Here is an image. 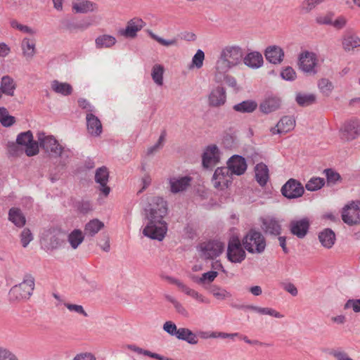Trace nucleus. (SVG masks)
<instances>
[{
	"mask_svg": "<svg viewBox=\"0 0 360 360\" xmlns=\"http://www.w3.org/2000/svg\"><path fill=\"white\" fill-rule=\"evenodd\" d=\"M148 208L145 210L148 223L143 234L153 240L162 241L167 231V224L163 219L167 214V202L161 197L153 198Z\"/></svg>",
	"mask_w": 360,
	"mask_h": 360,
	"instance_id": "f257e3e1",
	"label": "nucleus"
},
{
	"mask_svg": "<svg viewBox=\"0 0 360 360\" xmlns=\"http://www.w3.org/2000/svg\"><path fill=\"white\" fill-rule=\"evenodd\" d=\"M243 51L238 46H227L222 49L216 63V69L219 72H226L230 69L241 63Z\"/></svg>",
	"mask_w": 360,
	"mask_h": 360,
	"instance_id": "f03ea898",
	"label": "nucleus"
},
{
	"mask_svg": "<svg viewBox=\"0 0 360 360\" xmlns=\"http://www.w3.org/2000/svg\"><path fill=\"white\" fill-rule=\"evenodd\" d=\"M35 286L34 278L31 274H25L22 281L13 286L8 292V300L11 302H22L30 299Z\"/></svg>",
	"mask_w": 360,
	"mask_h": 360,
	"instance_id": "7ed1b4c3",
	"label": "nucleus"
},
{
	"mask_svg": "<svg viewBox=\"0 0 360 360\" xmlns=\"http://www.w3.org/2000/svg\"><path fill=\"white\" fill-rule=\"evenodd\" d=\"M244 248L252 254H261L266 248V240L259 231L251 229L242 240Z\"/></svg>",
	"mask_w": 360,
	"mask_h": 360,
	"instance_id": "20e7f679",
	"label": "nucleus"
},
{
	"mask_svg": "<svg viewBox=\"0 0 360 360\" xmlns=\"http://www.w3.org/2000/svg\"><path fill=\"white\" fill-rule=\"evenodd\" d=\"M65 233L58 229H50L43 233L41 243L46 250L53 251L63 246L65 243Z\"/></svg>",
	"mask_w": 360,
	"mask_h": 360,
	"instance_id": "39448f33",
	"label": "nucleus"
},
{
	"mask_svg": "<svg viewBox=\"0 0 360 360\" xmlns=\"http://www.w3.org/2000/svg\"><path fill=\"white\" fill-rule=\"evenodd\" d=\"M242 241L238 238H232L228 245V259L234 263H240L245 258L246 254L243 248Z\"/></svg>",
	"mask_w": 360,
	"mask_h": 360,
	"instance_id": "423d86ee",
	"label": "nucleus"
},
{
	"mask_svg": "<svg viewBox=\"0 0 360 360\" xmlns=\"http://www.w3.org/2000/svg\"><path fill=\"white\" fill-rule=\"evenodd\" d=\"M38 141L40 147L52 157L58 158L61 153V145L53 136H46L44 133H39Z\"/></svg>",
	"mask_w": 360,
	"mask_h": 360,
	"instance_id": "0eeeda50",
	"label": "nucleus"
},
{
	"mask_svg": "<svg viewBox=\"0 0 360 360\" xmlns=\"http://www.w3.org/2000/svg\"><path fill=\"white\" fill-rule=\"evenodd\" d=\"M16 142L20 146H25V152L29 157L37 155L39 153V143L33 140L31 131H27L19 134Z\"/></svg>",
	"mask_w": 360,
	"mask_h": 360,
	"instance_id": "6e6552de",
	"label": "nucleus"
},
{
	"mask_svg": "<svg viewBox=\"0 0 360 360\" xmlns=\"http://www.w3.org/2000/svg\"><path fill=\"white\" fill-rule=\"evenodd\" d=\"M282 195L288 199L301 197L304 189L302 184L295 179H290L281 188Z\"/></svg>",
	"mask_w": 360,
	"mask_h": 360,
	"instance_id": "1a4fd4ad",
	"label": "nucleus"
},
{
	"mask_svg": "<svg viewBox=\"0 0 360 360\" xmlns=\"http://www.w3.org/2000/svg\"><path fill=\"white\" fill-rule=\"evenodd\" d=\"M231 174L227 167H217L212 176V184L214 188L224 189L231 182Z\"/></svg>",
	"mask_w": 360,
	"mask_h": 360,
	"instance_id": "9d476101",
	"label": "nucleus"
},
{
	"mask_svg": "<svg viewBox=\"0 0 360 360\" xmlns=\"http://www.w3.org/2000/svg\"><path fill=\"white\" fill-rule=\"evenodd\" d=\"M224 244L218 240H210L201 245L202 256L206 259H213L224 250Z\"/></svg>",
	"mask_w": 360,
	"mask_h": 360,
	"instance_id": "9b49d317",
	"label": "nucleus"
},
{
	"mask_svg": "<svg viewBox=\"0 0 360 360\" xmlns=\"http://www.w3.org/2000/svg\"><path fill=\"white\" fill-rule=\"evenodd\" d=\"M310 222L308 218L292 220L289 224L290 233L298 238H304L309 232Z\"/></svg>",
	"mask_w": 360,
	"mask_h": 360,
	"instance_id": "f8f14e48",
	"label": "nucleus"
},
{
	"mask_svg": "<svg viewBox=\"0 0 360 360\" xmlns=\"http://www.w3.org/2000/svg\"><path fill=\"white\" fill-rule=\"evenodd\" d=\"M145 25L146 22L141 18H134L127 22L126 28L120 30L119 33L126 38L133 39Z\"/></svg>",
	"mask_w": 360,
	"mask_h": 360,
	"instance_id": "ddd939ff",
	"label": "nucleus"
},
{
	"mask_svg": "<svg viewBox=\"0 0 360 360\" xmlns=\"http://www.w3.org/2000/svg\"><path fill=\"white\" fill-rule=\"evenodd\" d=\"M202 166L205 168H210L215 166L219 162V150L216 145L207 147L202 154Z\"/></svg>",
	"mask_w": 360,
	"mask_h": 360,
	"instance_id": "4468645a",
	"label": "nucleus"
},
{
	"mask_svg": "<svg viewBox=\"0 0 360 360\" xmlns=\"http://www.w3.org/2000/svg\"><path fill=\"white\" fill-rule=\"evenodd\" d=\"M299 67L304 72L315 74V65L316 64V55L314 53L305 51L299 57Z\"/></svg>",
	"mask_w": 360,
	"mask_h": 360,
	"instance_id": "2eb2a0df",
	"label": "nucleus"
},
{
	"mask_svg": "<svg viewBox=\"0 0 360 360\" xmlns=\"http://www.w3.org/2000/svg\"><path fill=\"white\" fill-rule=\"evenodd\" d=\"M227 165L231 174L238 176L244 174L248 167L245 159L238 155L231 157L227 162Z\"/></svg>",
	"mask_w": 360,
	"mask_h": 360,
	"instance_id": "dca6fc26",
	"label": "nucleus"
},
{
	"mask_svg": "<svg viewBox=\"0 0 360 360\" xmlns=\"http://www.w3.org/2000/svg\"><path fill=\"white\" fill-rule=\"evenodd\" d=\"M360 132V120L352 119L346 122L342 129V139L352 141L356 139Z\"/></svg>",
	"mask_w": 360,
	"mask_h": 360,
	"instance_id": "f3484780",
	"label": "nucleus"
},
{
	"mask_svg": "<svg viewBox=\"0 0 360 360\" xmlns=\"http://www.w3.org/2000/svg\"><path fill=\"white\" fill-rule=\"evenodd\" d=\"M109 178V172L106 167L98 168L95 172V181L99 184V191L107 196L110 192V188L107 186Z\"/></svg>",
	"mask_w": 360,
	"mask_h": 360,
	"instance_id": "a211bd4d",
	"label": "nucleus"
},
{
	"mask_svg": "<svg viewBox=\"0 0 360 360\" xmlns=\"http://www.w3.org/2000/svg\"><path fill=\"white\" fill-rule=\"evenodd\" d=\"M62 23L64 29L71 33H73L88 29L93 25L94 21L91 18H86L81 20H65Z\"/></svg>",
	"mask_w": 360,
	"mask_h": 360,
	"instance_id": "6ab92c4d",
	"label": "nucleus"
},
{
	"mask_svg": "<svg viewBox=\"0 0 360 360\" xmlns=\"http://www.w3.org/2000/svg\"><path fill=\"white\" fill-rule=\"evenodd\" d=\"M342 221L348 225L360 223V207L358 205H351L345 208L342 214Z\"/></svg>",
	"mask_w": 360,
	"mask_h": 360,
	"instance_id": "aec40b11",
	"label": "nucleus"
},
{
	"mask_svg": "<svg viewBox=\"0 0 360 360\" xmlns=\"http://www.w3.org/2000/svg\"><path fill=\"white\" fill-rule=\"evenodd\" d=\"M226 101V93L224 87L218 86L208 96V103L211 107H220Z\"/></svg>",
	"mask_w": 360,
	"mask_h": 360,
	"instance_id": "412c9836",
	"label": "nucleus"
},
{
	"mask_svg": "<svg viewBox=\"0 0 360 360\" xmlns=\"http://www.w3.org/2000/svg\"><path fill=\"white\" fill-rule=\"evenodd\" d=\"M231 307L238 309H249L256 311L260 314L269 315L276 318H283L284 316L276 310L269 307H260L255 305H244V304H231Z\"/></svg>",
	"mask_w": 360,
	"mask_h": 360,
	"instance_id": "4be33fe9",
	"label": "nucleus"
},
{
	"mask_svg": "<svg viewBox=\"0 0 360 360\" xmlns=\"http://www.w3.org/2000/svg\"><path fill=\"white\" fill-rule=\"evenodd\" d=\"M264 56L269 63L277 65L283 60L284 51L278 46H269L266 49Z\"/></svg>",
	"mask_w": 360,
	"mask_h": 360,
	"instance_id": "5701e85b",
	"label": "nucleus"
},
{
	"mask_svg": "<svg viewBox=\"0 0 360 360\" xmlns=\"http://www.w3.org/2000/svg\"><path fill=\"white\" fill-rule=\"evenodd\" d=\"M295 124V121L292 117L284 116L274 127L271 129V132L273 134H285L294 128Z\"/></svg>",
	"mask_w": 360,
	"mask_h": 360,
	"instance_id": "b1692460",
	"label": "nucleus"
},
{
	"mask_svg": "<svg viewBox=\"0 0 360 360\" xmlns=\"http://www.w3.org/2000/svg\"><path fill=\"white\" fill-rule=\"evenodd\" d=\"M262 229L266 234L277 236L281 233V226L278 221L274 218L263 219Z\"/></svg>",
	"mask_w": 360,
	"mask_h": 360,
	"instance_id": "393cba45",
	"label": "nucleus"
},
{
	"mask_svg": "<svg viewBox=\"0 0 360 360\" xmlns=\"http://www.w3.org/2000/svg\"><path fill=\"white\" fill-rule=\"evenodd\" d=\"M192 179L190 176H182L180 178L172 177L169 179L170 191L172 193H177L186 190L190 186Z\"/></svg>",
	"mask_w": 360,
	"mask_h": 360,
	"instance_id": "a878e982",
	"label": "nucleus"
},
{
	"mask_svg": "<svg viewBox=\"0 0 360 360\" xmlns=\"http://www.w3.org/2000/svg\"><path fill=\"white\" fill-rule=\"evenodd\" d=\"M86 120L87 131L90 134L98 136L102 133V124L96 115L91 112L87 113Z\"/></svg>",
	"mask_w": 360,
	"mask_h": 360,
	"instance_id": "bb28decb",
	"label": "nucleus"
},
{
	"mask_svg": "<svg viewBox=\"0 0 360 360\" xmlns=\"http://www.w3.org/2000/svg\"><path fill=\"white\" fill-rule=\"evenodd\" d=\"M243 60L245 65L252 69L260 68L264 63L262 55L258 51H252L243 56Z\"/></svg>",
	"mask_w": 360,
	"mask_h": 360,
	"instance_id": "cd10ccee",
	"label": "nucleus"
},
{
	"mask_svg": "<svg viewBox=\"0 0 360 360\" xmlns=\"http://www.w3.org/2000/svg\"><path fill=\"white\" fill-rule=\"evenodd\" d=\"M342 47L346 51L360 47V38L352 32H347L342 37Z\"/></svg>",
	"mask_w": 360,
	"mask_h": 360,
	"instance_id": "c85d7f7f",
	"label": "nucleus"
},
{
	"mask_svg": "<svg viewBox=\"0 0 360 360\" xmlns=\"http://www.w3.org/2000/svg\"><path fill=\"white\" fill-rule=\"evenodd\" d=\"M319 239L324 248L329 249L333 247L336 238L334 231L327 228L319 233Z\"/></svg>",
	"mask_w": 360,
	"mask_h": 360,
	"instance_id": "c756f323",
	"label": "nucleus"
},
{
	"mask_svg": "<svg viewBox=\"0 0 360 360\" xmlns=\"http://www.w3.org/2000/svg\"><path fill=\"white\" fill-rule=\"evenodd\" d=\"M173 283L176 285L184 292L186 295L195 298L196 300L202 302V303H208L209 301L207 298L203 297L201 294H199L195 290L190 288L187 285H184L182 282L176 279L171 280Z\"/></svg>",
	"mask_w": 360,
	"mask_h": 360,
	"instance_id": "7c9ffc66",
	"label": "nucleus"
},
{
	"mask_svg": "<svg viewBox=\"0 0 360 360\" xmlns=\"http://www.w3.org/2000/svg\"><path fill=\"white\" fill-rule=\"evenodd\" d=\"M280 105V98L277 97H269L260 104L259 108L262 112L268 114L278 109Z\"/></svg>",
	"mask_w": 360,
	"mask_h": 360,
	"instance_id": "2f4dec72",
	"label": "nucleus"
},
{
	"mask_svg": "<svg viewBox=\"0 0 360 360\" xmlns=\"http://www.w3.org/2000/svg\"><path fill=\"white\" fill-rule=\"evenodd\" d=\"M255 170L256 181L260 186H264L269 179V169L267 166L261 162L255 166Z\"/></svg>",
	"mask_w": 360,
	"mask_h": 360,
	"instance_id": "473e14b6",
	"label": "nucleus"
},
{
	"mask_svg": "<svg viewBox=\"0 0 360 360\" xmlns=\"http://www.w3.org/2000/svg\"><path fill=\"white\" fill-rule=\"evenodd\" d=\"M8 219L18 227H22L26 223V219L19 208L12 207L8 212Z\"/></svg>",
	"mask_w": 360,
	"mask_h": 360,
	"instance_id": "72a5a7b5",
	"label": "nucleus"
},
{
	"mask_svg": "<svg viewBox=\"0 0 360 360\" xmlns=\"http://www.w3.org/2000/svg\"><path fill=\"white\" fill-rule=\"evenodd\" d=\"M16 86V84L12 77L8 75L2 77L0 88L4 94L10 96H14Z\"/></svg>",
	"mask_w": 360,
	"mask_h": 360,
	"instance_id": "f704fd0d",
	"label": "nucleus"
},
{
	"mask_svg": "<svg viewBox=\"0 0 360 360\" xmlns=\"http://www.w3.org/2000/svg\"><path fill=\"white\" fill-rule=\"evenodd\" d=\"M257 108V103L253 100L243 101L233 106V109L240 113H252Z\"/></svg>",
	"mask_w": 360,
	"mask_h": 360,
	"instance_id": "c9c22d12",
	"label": "nucleus"
},
{
	"mask_svg": "<svg viewBox=\"0 0 360 360\" xmlns=\"http://www.w3.org/2000/svg\"><path fill=\"white\" fill-rule=\"evenodd\" d=\"M176 338L186 341L191 345H196L198 342L197 335L190 329L186 328H179V333Z\"/></svg>",
	"mask_w": 360,
	"mask_h": 360,
	"instance_id": "e433bc0d",
	"label": "nucleus"
},
{
	"mask_svg": "<svg viewBox=\"0 0 360 360\" xmlns=\"http://www.w3.org/2000/svg\"><path fill=\"white\" fill-rule=\"evenodd\" d=\"M51 89L57 94L63 96H69L72 92V86L66 82H60L58 80H53L51 82Z\"/></svg>",
	"mask_w": 360,
	"mask_h": 360,
	"instance_id": "4c0bfd02",
	"label": "nucleus"
},
{
	"mask_svg": "<svg viewBox=\"0 0 360 360\" xmlns=\"http://www.w3.org/2000/svg\"><path fill=\"white\" fill-rule=\"evenodd\" d=\"M84 239V233L79 229H74L68 236V241L69 242L71 248L74 250L77 249L79 246Z\"/></svg>",
	"mask_w": 360,
	"mask_h": 360,
	"instance_id": "58836bf2",
	"label": "nucleus"
},
{
	"mask_svg": "<svg viewBox=\"0 0 360 360\" xmlns=\"http://www.w3.org/2000/svg\"><path fill=\"white\" fill-rule=\"evenodd\" d=\"M104 227V224L97 219L89 221L84 227V234L89 236H95Z\"/></svg>",
	"mask_w": 360,
	"mask_h": 360,
	"instance_id": "ea45409f",
	"label": "nucleus"
},
{
	"mask_svg": "<svg viewBox=\"0 0 360 360\" xmlns=\"http://www.w3.org/2000/svg\"><path fill=\"white\" fill-rule=\"evenodd\" d=\"M116 43V39L109 34H103L98 36L96 40L95 44L97 49L110 48Z\"/></svg>",
	"mask_w": 360,
	"mask_h": 360,
	"instance_id": "a19ab883",
	"label": "nucleus"
},
{
	"mask_svg": "<svg viewBox=\"0 0 360 360\" xmlns=\"http://www.w3.org/2000/svg\"><path fill=\"white\" fill-rule=\"evenodd\" d=\"M72 9L75 13H85L94 10V4L86 0H81L72 4Z\"/></svg>",
	"mask_w": 360,
	"mask_h": 360,
	"instance_id": "79ce46f5",
	"label": "nucleus"
},
{
	"mask_svg": "<svg viewBox=\"0 0 360 360\" xmlns=\"http://www.w3.org/2000/svg\"><path fill=\"white\" fill-rule=\"evenodd\" d=\"M23 54L27 58H32L35 53V42L32 39L25 38L22 41Z\"/></svg>",
	"mask_w": 360,
	"mask_h": 360,
	"instance_id": "37998d69",
	"label": "nucleus"
},
{
	"mask_svg": "<svg viewBox=\"0 0 360 360\" xmlns=\"http://www.w3.org/2000/svg\"><path fill=\"white\" fill-rule=\"evenodd\" d=\"M164 70V67L160 64H156L153 67L151 72L152 79L158 86L163 84Z\"/></svg>",
	"mask_w": 360,
	"mask_h": 360,
	"instance_id": "c03bdc74",
	"label": "nucleus"
},
{
	"mask_svg": "<svg viewBox=\"0 0 360 360\" xmlns=\"http://www.w3.org/2000/svg\"><path fill=\"white\" fill-rule=\"evenodd\" d=\"M316 96L314 94H297L296 96V101L299 105L305 107L315 103Z\"/></svg>",
	"mask_w": 360,
	"mask_h": 360,
	"instance_id": "a18cd8bd",
	"label": "nucleus"
},
{
	"mask_svg": "<svg viewBox=\"0 0 360 360\" xmlns=\"http://www.w3.org/2000/svg\"><path fill=\"white\" fill-rule=\"evenodd\" d=\"M325 184V180L320 177L311 178L305 185L307 190L315 191L321 188Z\"/></svg>",
	"mask_w": 360,
	"mask_h": 360,
	"instance_id": "49530a36",
	"label": "nucleus"
},
{
	"mask_svg": "<svg viewBox=\"0 0 360 360\" xmlns=\"http://www.w3.org/2000/svg\"><path fill=\"white\" fill-rule=\"evenodd\" d=\"M328 354L336 360H353L347 352L342 348L328 349Z\"/></svg>",
	"mask_w": 360,
	"mask_h": 360,
	"instance_id": "de8ad7c7",
	"label": "nucleus"
},
{
	"mask_svg": "<svg viewBox=\"0 0 360 360\" xmlns=\"http://www.w3.org/2000/svg\"><path fill=\"white\" fill-rule=\"evenodd\" d=\"M210 292L217 299L221 300L231 297V294L229 292L217 285H212L210 288Z\"/></svg>",
	"mask_w": 360,
	"mask_h": 360,
	"instance_id": "09e8293b",
	"label": "nucleus"
},
{
	"mask_svg": "<svg viewBox=\"0 0 360 360\" xmlns=\"http://www.w3.org/2000/svg\"><path fill=\"white\" fill-rule=\"evenodd\" d=\"M149 35L152 39L155 40L157 42L160 44L162 46H177L178 44V39L176 38H174L172 39H165L157 34H154L151 31H148Z\"/></svg>",
	"mask_w": 360,
	"mask_h": 360,
	"instance_id": "8fccbe9b",
	"label": "nucleus"
},
{
	"mask_svg": "<svg viewBox=\"0 0 360 360\" xmlns=\"http://www.w3.org/2000/svg\"><path fill=\"white\" fill-rule=\"evenodd\" d=\"M320 91L326 96H328L333 89V85L328 79L323 78L319 82Z\"/></svg>",
	"mask_w": 360,
	"mask_h": 360,
	"instance_id": "3c124183",
	"label": "nucleus"
},
{
	"mask_svg": "<svg viewBox=\"0 0 360 360\" xmlns=\"http://www.w3.org/2000/svg\"><path fill=\"white\" fill-rule=\"evenodd\" d=\"M20 237L23 248H26L34 238L32 233L27 228H25L22 231Z\"/></svg>",
	"mask_w": 360,
	"mask_h": 360,
	"instance_id": "603ef678",
	"label": "nucleus"
},
{
	"mask_svg": "<svg viewBox=\"0 0 360 360\" xmlns=\"http://www.w3.org/2000/svg\"><path fill=\"white\" fill-rule=\"evenodd\" d=\"M218 272L215 271H210L202 274L200 278H196L195 281L198 283H205L206 282L211 283L217 276Z\"/></svg>",
	"mask_w": 360,
	"mask_h": 360,
	"instance_id": "864d4df0",
	"label": "nucleus"
},
{
	"mask_svg": "<svg viewBox=\"0 0 360 360\" xmlns=\"http://www.w3.org/2000/svg\"><path fill=\"white\" fill-rule=\"evenodd\" d=\"M165 297L167 301L170 302L174 305L175 309L178 313L184 316H186L188 314L186 309L174 297L169 295H165Z\"/></svg>",
	"mask_w": 360,
	"mask_h": 360,
	"instance_id": "5fc2aeb1",
	"label": "nucleus"
},
{
	"mask_svg": "<svg viewBox=\"0 0 360 360\" xmlns=\"http://www.w3.org/2000/svg\"><path fill=\"white\" fill-rule=\"evenodd\" d=\"M7 150L8 154L12 156H18L22 153V149L17 142H8Z\"/></svg>",
	"mask_w": 360,
	"mask_h": 360,
	"instance_id": "6e6d98bb",
	"label": "nucleus"
},
{
	"mask_svg": "<svg viewBox=\"0 0 360 360\" xmlns=\"http://www.w3.org/2000/svg\"><path fill=\"white\" fill-rule=\"evenodd\" d=\"M0 360H19L10 349L0 347Z\"/></svg>",
	"mask_w": 360,
	"mask_h": 360,
	"instance_id": "4d7b16f0",
	"label": "nucleus"
},
{
	"mask_svg": "<svg viewBox=\"0 0 360 360\" xmlns=\"http://www.w3.org/2000/svg\"><path fill=\"white\" fill-rule=\"evenodd\" d=\"M163 330L170 335L177 338L179 328H177L175 323H174L172 321H166L163 325Z\"/></svg>",
	"mask_w": 360,
	"mask_h": 360,
	"instance_id": "13d9d810",
	"label": "nucleus"
},
{
	"mask_svg": "<svg viewBox=\"0 0 360 360\" xmlns=\"http://www.w3.org/2000/svg\"><path fill=\"white\" fill-rule=\"evenodd\" d=\"M281 76L285 80L293 81L296 78V72L292 68L288 66L283 70Z\"/></svg>",
	"mask_w": 360,
	"mask_h": 360,
	"instance_id": "bf43d9fd",
	"label": "nucleus"
},
{
	"mask_svg": "<svg viewBox=\"0 0 360 360\" xmlns=\"http://www.w3.org/2000/svg\"><path fill=\"white\" fill-rule=\"evenodd\" d=\"M324 172L328 184H335L340 179V175L333 169H326Z\"/></svg>",
	"mask_w": 360,
	"mask_h": 360,
	"instance_id": "052dcab7",
	"label": "nucleus"
},
{
	"mask_svg": "<svg viewBox=\"0 0 360 360\" xmlns=\"http://www.w3.org/2000/svg\"><path fill=\"white\" fill-rule=\"evenodd\" d=\"M205 59L204 52L198 49L192 59V63L197 68H200L203 65V60Z\"/></svg>",
	"mask_w": 360,
	"mask_h": 360,
	"instance_id": "680f3d73",
	"label": "nucleus"
},
{
	"mask_svg": "<svg viewBox=\"0 0 360 360\" xmlns=\"http://www.w3.org/2000/svg\"><path fill=\"white\" fill-rule=\"evenodd\" d=\"M334 14L328 13L326 15L317 17L316 21L320 25H330L333 23V18Z\"/></svg>",
	"mask_w": 360,
	"mask_h": 360,
	"instance_id": "e2e57ef3",
	"label": "nucleus"
},
{
	"mask_svg": "<svg viewBox=\"0 0 360 360\" xmlns=\"http://www.w3.org/2000/svg\"><path fill=\"white\" fill-rule=\"evenodd\" d=\"M65 306L71 311H75L78 314H82L84 316H88L87 313L85 311L82 305L65 303Z\"/></svg>",
	"mask_w": 360,
	"mask_h": 360,
	"instance_id": "0e129e2a",
	"label": "nucleus"
},
{
	"mask_svg": "<svg viewBox=\"0 0 360 360\" xmlns=\"http://www.w3.org/2000/svg\"><path fill=\"white\" fill-rule=\"evenodd\" d=\"M349 308H352L354 312H360V299L347 300L345 309Z\"/></svg>",
	"mask_w": 360,
	"mask_h": 360,
	"instance_id": "69168bd1",
	"label": "nucleus"
},
{
	"mask_svg": "<svg viewBox=\"0 0 360 360\" xmlns=\"http://www.w3.org/2000/svg\"><path fill=\"white\" fill-rule=\"evenodd\" d=\"M127 348L139 354H143L150 357H151V355H153V352H151L149 350L143 349L141 347L136 346L135 345H128Z\"/></svg>",
	"mask_w": 360,
	"mask_h": 360,
	"instance_id": "338daca9",
	"label": "nucleus"
},
{
	"mask_svg": "<svg viewBox=\"0 0 360 360\" xmlns=\"http://www.w3.org/2000/svg\"><path fill=\"white\" fill-rule=\"evenodd\" d=\"M347 19L343 16L338 17L335 20L333 21V25L337 30H341L345 27Z\"/></svg>",
	"mask_w": 360,
	"mask_h": 360,
	"instance_id": "774afa93",
	"label": "nucleus"
}]
</instances>
